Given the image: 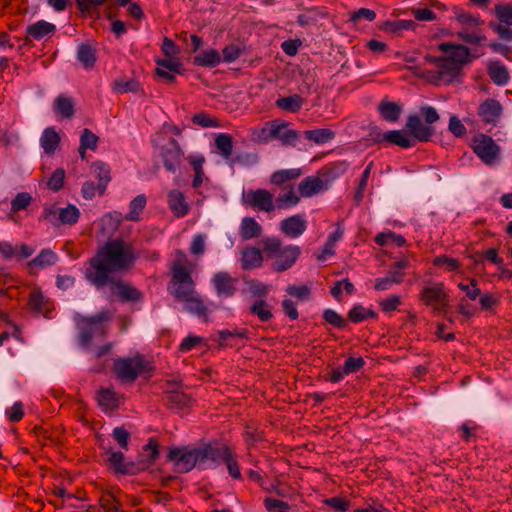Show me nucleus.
Masks as SVG:
<instances>
[{
    "label": "nucleus",
    "instance_id": "nucleus-1",
    "mask_svg": "<svg viewBox=\"0 0 512 512\" xmlns=\"http://www.w3.org/2000/svg\"><path fill=\"white\" fill-rule=\"evenodd\" d=\"M238 458L233 447L219 440L202 442L197 447H170L167 455V460L174 464L178 473H188L195 467L206 470L224 463L230 477L242 480Z\"/></svg>",
    "mask_w": 512,
    "mask_h": 512
},
{
    "label": "nucleus",
    "instance_id": "nucleus-2",
    "mask_svg": "<svg viewBox=\"0 0 512 512\" xmlns=\"http://www.w3.org/2000/svg\"><path fill=\"white\" fill-rule=\"evenodd\" d=\"M139 258L132 243L121 238L109 239L91 257L84 271L85 279L97 290L107 287L114 273L130 271Z\"/></svg>",
    "mask_w": 512,
    "mask_h": 512
},
{
    "label": "nucleus",
    "instance_id": "nucleus-3",
    "mask_svg": "<svg viewBox=\"0 0 512 512\" xmlns=\"http://www.w3.org/2000/svg\"><path fill=\"white\" fill-rule=\"evenodd\" d=\"M439 120L440 115L436 108L423 105L419 108V114H411L407 117L405 129L379 134L375 141H387L404 149L411 148L416 141L429 142L436 133L434 124Z\"/></svg>",
    "mask_w": 512,
    "mask_h": 512
},
{
    "label": "nucleus",
    "instance_id": "nucleus-4",
    "mask_svg": "<svg viewBox=\"0 0 512 512\" xmlns=\"http://www.w3.org/2000/svg\"><path fill=\"white\" fill-rule=\"evenodd\" d=\"M176 253L180 258L175 260L170 267L171 279L167 290L175 299L182 301L196 294V284L192 278L191 270L185 265L186 254L182 250H177Z\"/></svg>",
    "mask_w": 512,
    "mask_h": 512
},
{
    "label": "nucleus",
    "instance_id": "nucleus-5",
    "mask_svg": "<svg viewBox=\"0 0 512 512\" xmlns=\"http://www.w3.org/2000/svg\"><path fill=\"white\" fill-rule=\"evenodd\" d=\"M262 250L266 257L273 259L272 269L275 272H284L290 269L301 255V248L297 245H283L277 237H265L261 241Z\"/></svg>",
    "mask_w": 512,
    "mask_h": 512
},
{
    "label": "nucleus",
    "instance_id": "nucleus-6",
    "mask_svg": "<svg viewBox=\"0 0 512 512\" xmlns=\"http://www.w3.org/2000/svg\"><path fill=\"white\" fill-rule=\"evenodd\" d=\"M112 314L109 310H101L92 316H75L76 324L79 328L78 339L82 346H89L93 340L95 333L105 335L106 328L102 325L103 322L109 321Z\"/></svg>",
    "mask_w": 512,
    "mask_h": 512
},
{
    "label": "nucleus",
    "instance_id": "nucleus-7",
    "mask_svg": "<svg viewBox=\"0 0 512 512\" xmlns=\"http://www.w3.org/2000/svg\"><path fill=\"white\" fill-rule=\"evenodd\" d=\"M152 368L143 355L117 358L113 362L112 371L123 383H133L141 373L149 372Z\"/></svg>",
    "mask_w": 512,
    "mask_h": 512
},
{
    "label": "nucleus",
    "instance_id": "nucleus-8",
    "mask_svg": "<svg viewBox=\"0 0 512 512\" xmlns=\"http://www.w3.org/2000/svg\"><path fill=\"white\" fill-rule=\"evenodd\" d=\"M79 218L80 210L74 204H68L64 208H59L56 204H48L44 206L39 221L50 222L53 226H72L78 222Z\"/></svg>",
    "mask_w": 512,
    "mask_h": 512
},
{
    "label": "nucleus",
    "instance_id": "nucleus-9",
    "mask_svg": "<svg viewBox=\"0 0 512 512\" xmlns=\"http://www.w3.org/2000/svg\"><path fill=\"white\" fill-rule=\"evenodd\" d=\"M497 21H490L488 27L504 42H512V4L499 3L494 6Z\"/></svg>",
    "mask_w": 512,
    "mask_h": 512
},
{
    "label": "nucleus",
    "instance_id": "nucleus-10",
    "mask_svg": "<svg viewBox=\"0 0 512 512\" xmlns=\"http://www.w3.org/2000/svg\"><path fill=\"white\" fill-rule=\"evenodd\" d=\"M108 455L107 462L115 475H138L146 471L143 462L138 457L137 461H124V454L120 451H113L111 448L106 450Z\"/></svg>",
    "mask_w": 512,
    "mask_h": 512
},
{
    "label": "nucleus",
    "instance_id": "nucleus-11",
    "mask_svg": "<svg viewBox=\"0 0 512 512\" xmlns=\"http://www.w3.org/2000/svg\"><path fill=\"white\" fill-rule=\"evenodd\" d=\"M241 201L246 207L258 211L270 213L275 210L274 196L266 189L243 191Z\"/></svg>",
    "mask_w": 512,
    "mask_h": 512
},
{
    "label": "nucleus",
    "instance_id": "nucleus-12",
    "mask_svg": "<svg viewBox=\"0 0 512 512\" xmlns=\"http://www.w3.org/2000/svg\"><path fill=\"white\" fill-rule=\"evenodd\" d=\"M473 152L487 165L493 164L500 154V147L492 137L486 134H479L472 140Z\"/></svg>",
    "mask_w": 512,
    "mask_h": 512
},
{
    "label": "nucleus",
    "instance_id": "nucleus-13",
    "mask_svg": "<svg viewBox=\"0 0 512 512\" xmlns=\"http://www.w3.org/2000/svg\"><path fill=\"white\" fill-rule=\"evenodd\" d=\"M107 286L121 302H140L143 299V293L140 290L121 278L108 279Z\"/></svg>",
    "mask_w": 512,
    "mask_h": 512
},
{
    "label": "nucleus",
    "instance_id": "nucleus-14",
    "mask_svg": "<svg viewBox=\"0 0 512 512\" xmlns=\"http://www.w3.org/2000/svg\"><path fill=\"white\" fill-rule=\"evenodd\" d=\"M160 156L165 169L174 174L182 162L184 152L178 141L174 138H170L167 144L160 148Z\"/></svg>",
    "mask_w": 512,
    "mask_h": 512
},
{
    "label": "nucleus",
    "instance_id": "nucleus-15",
    "mask_svg": "<svg viewBox=\"0 0 512 512\" xmlns=\"http://www.w3.org/2000/svg\"><path fill=\"white\" fill-rule=\"evenodd\" d=\"M181 382L180 381H166V390L164 391L162 400L165 405L169 408L183 409L188 407L191 398L188 394L180 391Z\"/></svg>",
    "mask_w": 512,
    "mask_h": 512
},
{
    "label": "nucleus",
    "instance_id": "nucleus-16",
    "mask_svg": "<svg viewBox=\"0 0 512 512\" xmlns=\"http://www.w3.org/2000/svg\"><path fill=\"white\" fill-rule=\"evenodd\" d=\"M447 291L444 283L433 282L423 287L419 294V300L426 306H436L439 302L447 300Z\"/></svg>",
    "mask_w": 512,
    "mask_h": 512
},
{
    "label": "nucleus",
    "instance_id": "nucleus-17",
    "mask_svg": "<svg viewBox=\"0 0 512 512\" xmlns=\"http://www.w3.org/2000/svg\"><path fill=\"white\" fill-rule=\"evenodd\" d=\"M218 337L219 349L241 347L244 344L240 342L249 339V331L246 328L225 329L218 331Z\"/></svg>",
    "mask_w": 512,
    "mask_h": 512
},
{
    "label": "nucleus",
    "instance_id": "nucleus-18",
    "mask_svg": "<svg viewBox=\"0 0 512 512\" xmlns=\"http://www.w3.org/2000/svg\"><path fill=\"white\" fill-rule=\"evenodd\" d=\"M212 283L218 296L229 298L237 291L238 279L228 272H218L213 276Z\"/></svg>",
    "mask_w": 512,
    "mask_h": 512
},
{
    "label": "nucleus",
    "instance_id": "nucleus-19",
    "mask_svg": "<svg viewBox=\"0 0 512 512\" xmlns=\"http://www.w3.org/2000/svg\"><path fill=\"white\" fill-rule=\"evenodd\" d=\"M438 50L448 54L446 57L453 59L462 68L464 64L471 61L470 50L467 46L451 42L440 43Z\"/></svg>",
    "mask_w": 512,
    "mask_h": 512
},
{
    "label": "nucleus",
    "instance_id": "nucleus-20",
    "mask_svg": "<svg viewBox=\"0 0 512 512\" xmlns=\"http://www.w3.org/2000/svg\"><path fill=\"white\" fill-rule=\"evenodd\" d=\"M56 31V26L45 20H39L26 28L24 41L26 44L31 43L32 40H42L50 38Z\"/></svg>",
    "mask_w": 512,
    "mask_h": 512
},
{
    "label": "nucleus",
    "instance_id": "nucleus-21",
    "mask_svg": "<svg viewBox=\"0 0 512 512\" xmlns=\"http://www.w3.org/2000/svg\"><path fill=\"white\" fill-rule=\"evenodd\" d=\"M307 229V221L302 215H293L280 222L281 232L289 238L301 236Z\"/></svg>",
    "mask_w": 512,
    "mask_h": 512
},
{
    "label": "nucleus",
    "instance_id": "nucleus-22",
    "mask_svg": "<svg viewBox=\"0 0 512 512\" xmlns=\"http://www.w3.org/2000/svg\"><path fill=\"white\" fill-rule=\"evenodd\" d=\"M502 114L500 102L493 98H488L478 107V116L486 124H496Z\"/></svg>",
    "mask_w": 512,
    "mask_h": 512
},
{
    "label": "nucleus",
    "instance_id": "nucleus-23",
    "mask_svg": "<svg viewBox=\"0 0 512 512\" xmlns=\"http://www.w3.org/2000/svg\"><path fill=\"white\" fill-rule=\"evenodd\" d=\"M120 394L115 392L112 388L101 387L96 392V401L104 412H113L120 406Z\"/></svg>",
    "mask_w": 512,
    "mask_h": 512
},
{
    "label": "nucleus",
    "instance_id": "nucleus-24",
    "mask_svg": "<svg viewBox=\"0 0 512 512\" xmlns=\"http://www.w3.org/2000/svg\"><path fill=\"white\" fill-rule=\"evenodd\" d=\"M28 306L33 312L42 314L45 317L48 316L52 309V303L39 288H35L30 292Z\"/></svg>",
    "mask_w": 512,
    "mask_h": 512
},
{
    "label": "nucleus",
    "instance_id": "nucleus-25",
    "mask_svg": "<svg viewBox=\"0 0 512 512\" xmlns=\"http://www.w3.org/2000/svg\"><path fill=\"white\" fill-rule=\"evenodd\" d=\"M167 203L172 214L177 218H182L189 212V205L185 200L184 194L177 189L169 191Z\"/></svg>",
    "mask_w": 512,
    "mask_h": 512
},
{
    "label": "nucleus",
    "instance_id": "nucleus-26",
    "mask_svg": "<svg viewBox=\"0 0 512 512\" xmlns=\"http://www.w3.org/2000/svg\"><path fill=\"white\" fill-rule=\"evenodd\" d=\"M349 167V163L346 161H334L324 165L318 174L324 180L325 185L334 181L343 175Z\"/></svg>",
    "mask_w": 512,
    "mask_h": 512
},
{
    "label": "nucleus",
    "instance_id": "nucleus-27",
    "mask_svg": "<svg viewBox=\"0 0 512 512\" xmlns=\"http://www.w3.org/2000/svg\"><path fill=\"white\" fill-rule=\"evenodd\" d=\"M324 189H327V185H325L324 180L318 176H308L298 185V190L303 197H312Z\"/></svg>",
    "mask_w": 512,
    "mask_h": 512
},
{
    "label": "nucleus",
    "instance_id": "nucleus-28",
    "mask_svg": "<svg viewBox=\"0 0 512 512\" xmlns=\"http://www.w3.org/2000/svg\"><path fill=\"white\" fill-rule=\"evenodd\" d=\"M380 116L387 122H397L402 112V106L396 102L389 101L387 98L382 99L377 107Z\"/></svg>",
    "mask_w": 512,
    "mask_h": 512
},
{
    "label": "nucleus",
    "instance_id": "nucleus-29",
    "mask_svg": "<svg viewBox=\"0 0 512 512\" xmlns=\"http://www.w3.org/2000/svg\"><path fill=\"white\" fill-rule=\"evenodd\" d=\"M263 263L262 251L255 247H246L242 251L241 267L243 270L259 268Z\"/></svg>",
    "mask_w": 512,
    "mask_h": 512
},
{
    "label": "nucleus",
    "instance_id": "nucleus-30",
    "mask_svg": "<svg viewBox=\"0 0 512 512\" xmlns=\"http://www.w3.org/2000/svg\"><path fill=\"white\" fill-rule=\"evenodd\" d=\"M92 169L98 179L97 189L99 195H103L106 191L107 185L111 180L110 166L102 161H95L92 164Z\"/></svg>",
    "mask_w": 512,
    "mask_h": 512
},
{
    "label": "nucleus",
    "instance_id": "nucleus-31",
    "mask_svg": "<svg viewBox=\"0 0 512 512\" xmlns=\"http://www.w3.org/2000/svg\"><path fill=\"white\" fill-rule=\"evenodd\" d=\"M160 456L159 442L156 438L152 437L148 440L147 444L143 446V453L139 455L140 460L143 462L147 470L153 465Z\"/></svg>",
    "mask_w": 512,
    "mask_h": 512
},
{
    "label": "nucleus",
    "instance_id": "nucleus-32",
    "mask_svg": "<svg viewBox=\"0 0 512 512\" xmlns=\"http://www.w3.org/2000/svg\"><path fill=\"white\" fill-rule=\"evenodd\" d=\"M487 73L492 82L498 86H505L510 80L507 67L499 62H491L488 65Z\"/></svg>",
    "mask_w": 512,
    "mask_h": 512
},
{
    "label": "nucleus",
    "instance_id": "nucleus-33",
    "mask_svg": "<svg viewBox=\"0 0 512 512\" xmlns=\"http://www.w3.org/2000/svg\"><path fill=\"white\" fill-rule=\"evenodd\" d=\"M182 302L185 303V309L189 313L202 318L204 322H208V309L199 296L194 294L186 299H183Z\"/></svg>",
    "mask_w": 512,
    "mask_h": 512
},
{
    "label": "nucleus",
    "instance_id": "nucleus-34",
    "mask_svg": "<svg viewBox=\"0 0 512 512\" xmlns=\"http://www.w3.org/2000/svg\"><path fill=\"white\" fill-rule=\"evenodd\" d=\"M221 62V55L216 49L204 50L193 59V63L200 67L214 68Z\"/></svg>",
    "mask_w": 512,
    "mask_h": 512
},
{
    "label": "nucleus",
    "instance_id": "nucleus-35",
    "mask_svg": "<svg viewBox=\"0 0 512 512\" xmlns=\"http://www.w3.org/2000/svg\"><path fill=\"white\" fill-rule=\"evenodd\" d=\"M262 233L261 225L252 217H244L240 225V236L243 240L259 237Z\"/></svg>",
    "mask_w": 512,
    "mask_h": 512
},
{
    "label": "nucleus",
    "instance_id": "nucleus-36",
    "mask_svg": "<svg viewBox=\"0 0 512 512\" xmlns=\"http://www.w3.org/2000/svg\"><path fill=\"white\" fill-rule=\"evenodd\" d=\"M58 261L57 254L49 248L42 249L40 253L28 262L29 268H46L54 265Z\"/></svg>",
    "mask_w": 512,
    "mask_h": 512
},
{
    "label": "nucleus",
    "instance_id": "nucleus-37",
    "mask_svg": "<svg viewBox=\"0 0 512 512\" xmlns=\"http://www.w3.org/2000/svg\"><path fill=\"white\" fill-rule=\"evenodd\" d=\"M271 305L265 299H257L249 307V313L256 316L261 322H268L273 318Z\"/></svg>",
    "mask_w": 512,
    "mask_h": 512
},
{
    "label": "nucleus",
    "instance_id": "nucleus-38",
    "mask_svg": "<svg viewBox=\"0 0 512 512\" xmlns=\"http://www.w3.org/2000/svg\"><path fill=\"white\" fill-rule=\"evenodd\" d=\"M369 318L377 319L378 314L371 308H365L361 304L354 305L347 314V320L352 323H360Z\"/></svg>",
    "mask_w": 512,
    "mask_h": 512
},
{
    "label": "nucleus",
    "instance_id": "nucleus-39",
    "mask_svg": "<svg viewBox=\"0 0 512 512\" xmlns=\"http://www.w3.org/2000/svg\"><path fill=\"white\" fill-rule=\"evenodd\" d=\"M77 59L84 68L91 69L97 60L96 50L90 44L81 43L77 49Z\"/></svg>",
    "mask_w": 512,
    "mask_h": 512
},
{
    "label": "nucleus",
    "instance_id": "nucleus-40",
    "mask_svg": "<svg viewBox=\"0 0 512 512\" xmlns=\"http://www.w3.org/2000/svg\"><path fill=\"white\" fill-rule=\"evenodd\" d=\"M40 143L45 153L53 154L59 146L60 137L54 128L48 127L43 131Z\"/></svg>",
    "mask_w": 512,
    "mask_h": 512
},
{
    "label": "nucleus",
    "instance_id": "nucleus-41",
    "mask_svg": "<svg viewBox=\"0 0 512 512\" xmlns=\"http://www.w3.org/2000/svg\"><path fill=\"white\" fill-rule=\"evenodd\" d=\"M461 70L462 68L460 65L456 64L453 59L443 57V60H440V65L438 67V78H448V80H453L460 74Z\"/></svg>",
    "mask_w": 512,
    "mask_h": 512
},
{
    "label": "nucleus",
    "instance_id": "nucleus-42",
    "mask_svg": "<svg viewBox=\"0 0 512 512\" xmlns=\"http://www.w3.org/2000/svg\"><path fill=\"white\" fill-rule=\"evenodd\" d=\"M416 26L413 20H386L380 25V29L384 32L399 35L401 31L411 30Z\"/></svg>",
    "mask_w": 512,
    "mask_h": 512
},
{
    "label": "nucleus",
    "instance_id": "nucleus-43",
    "mask_svg": "<svg viewBox=\"0 0 512 512\" xmlns=\"http://www.w3.org/2000/svg\"><path fill=\"white\" fill-rule=\"evenodd\" d=\"M304 137L309 141L322 145L333 140L335 138V132L330 128L306 130Z\"/></svg>",
    "mask_w": 512,
    "mask_h": 512
},
{
    "label": "nucleus",
    "instance_id": "nucleus-44",
    "mask_svg": "<svg viewBox=\"0 0 512 512\" xmlns=\"http://www.w3.org/2000/svg\"><path fill=\"white\" fill-rule=\"evenodd\" d=\"M304 99L299 94H293L287 97H281L276 100V106L279 109L291 113H297L301 110Z\"/></svg>",
    "mask_w": 512,
    "mask_h": 512
},
{
    "label": "nucleus",
    "instance_id": "nucleus-45",
    "mask_svg": "<svg viewBox=\"0 0 512 512\" xmlns=\"http://www.w3.org/2000/svg\"><path fill=\"white\" fill-rule=\"evenodd\" d=\"M54 111L61 117L70 119L75 113L74 102L69 97L59 95L54 101Z\"/></svg>",
    "mask_w": 512,
    "mask_h": 512
},
{
    "label": "nucleus",
    "instance_id": "nucleus-46",
    "mask_svg": "<svg viewBox=\"0 0 512 512\" xmlns=\"http://www.w3.org/2000/svg\"><path fill=\"white\" fill-rule=\"evenodd\" d=\"M301 174L302 170L300 168L278 170L271 175L270 182L281 186L288 181L297 179Z\"/></svg>",
    "mask_w": 512,
    "mask_h": 512
},
{
    "label": "nucleus",
    "instance_id": "nucleus-47",
    "mask_svg": "<svg viewBox=\"0 0 512 512\" xmlns=\"http://www.w3.org/2000/svg\"><path fill=\"white\" fill-rule=\"evenodd\" d=\"M146 196L144 194L137 195L129 204V213L125 215V219L129 221H140L141 213L146 206Z\"/></svg>",
    "mask_w": 512,
    "mask_h": 512
},
{
    "label": "nucleus",
    "instance_id": "nucleus-48",
    "mask_svg": "<svg viewBox=\"0 0 512 512\" xmlns=\"http://www.w3.org/2000/svg\"><path fill=\"white\" fill-rule=\"evenodd\" d=\"M300 201V197L297 196L294 192L293 187L291 186L289 191L280 193L275 199V209L279 210L288 209L296 206Z\"/></svg>",
    "mask_w": 512,
    "mask_h": 512
},
{
    "label": "nucleus",
    "instance_id": "nucleus-49",
    "mask_svg": "<svg viewBox=\"0 0 512 512\" xmlns=\"http://www.w3.org/2000/svg\"><path fill=\"white\" fill-rule=\"evenodd\" d=\"M98 136L94 134L90 129L85 128L83 129L81 136H80V146H79V153L82 158L85 156V152L87 149L90 150H96L97 143H98Z\"/></svg>",
    "mask_w": 512,
    "mask_h": 512
},
{
    "label": "nucleus",
    "instance_id": "nucleus-50",
    "mask_svg": "<svg viewBox=\"0 0 512 512\" xmlns=\"http://www.w3.org/2000/svg\"><path fill=\"white\" fill-rule=\"evenodd\" d=\"M189 162L193 167L194 170V178L192 181V187L193 188H199L203 183L204 178V170H203V164L205 163L204 156H190Z\"/></svg>",
    "mask_w": 512,
    "mask_h": 512
},
{
    "label": "nucleus",
    "instance_id": "nucleus-51",
    "mask_svg": "<svg viewBox=\"0 0 512 512\" xmlns=\"http://www.w3.org/2000/svg\"><path fill=\"white\" fill-rule=\"evenodd\" d=\"M215 146L224 158H229L233 152L232 136L227 133H220L215 139Z\"/></svg>",
    "mask_w": 512,
    "mask_h": 512
},
{
    "label": "nucleus",
    "instance_id": "nucleus-52",
    "mask_svg": "<svg viewBox=\"0 0 512 512\" xmlns=\"http://www.w3.org/2000/svg\"><path fill=\"white\" fill-rule=\"evenodd\" d=\"M432 264L439 268H444L450 272H457L461 269L462 264L456 258L447 255L437 256L433 259Z\"/></svg>",
    "mask_w": 512,
    "mask_h": 512
},
{
    "label": "nucleus",
    "instance_id": "nucleus-53",
    "mask_svg": "<svg viewBox=\"0 0 512 512\" xmlns=\"http://www.w3.org/2000/svg\"><path fill=\"white\" fill-rule=\"evenodd\" d=\"M99 503L105 512H120L121 501L113 492L103 494Z\"/></svg>",
    "mask_w": 512,
    "mask_h": 512
},
{
    "label": "nucleus",
    "instance_id": "nucleus-54",
    "mask_svg": "<svg viewBox=\"0 0 512 512\" xmlns=\"http://www.w3.org/2000/svg\"><path fill=\"white\" fill-rule=\"evenodd\" d=\"M325 322L337 329H345L348 326L346 319L333 309H325L322 313Z\"/></svg>",
    "mask_w": 512,
    "mask_h": 512
},
{
    "label": "nucleus",
    "instance_id": "nucleus-55",
    "mask_svg": "<svg viewBox=\"0 0 512 512\" xmlns=\"http://www.w3.org/2000/svg\"><path fill=\"white\" fill-rule=\"evenodd\" d=\"M372 167H373V162H370L366 166V168L364 169V171H363V173L361 175V178L359 180L357 189H356L355 194H354V200H355L357 205L360 204L361 201L363 200L364 191H365V189L367 187V183H368V179H369L370 174H371Z\"/></svg>",
    "mask_w": 512,
    "mask_h": 512
},
{
    "label": "nucleus",
    "instance_id": "nucleus-56",
    "mask_svg": "<svg viewBox=\"0 0 512 512\" xmlns=\"http://www.w3.org/2000/svg\"><path fill=\"white\" fill-rule=\"evenodd\" d=\"M65 170L63 168H57L53 171L51 176L48 178L47 187L53 192L60 191L64 186Z\"/></svg>",
    "mask_w": 512,
    "mask_h": 512
},
{
    "label": "nucleus",
    "instance_id": "nucleus-57",
    "mask_svg": "<svg viewBox=\"0 0 512 512\" xmlns=\"http://www.w3.org/2000/svg\"><path fill=\"white\" fill-rule=\"evenodd\" d=\"M192 123L203 128H215L219 127V120L215 117H212L208 113L201 112L193 115Z\"/></svg>",
    "mask_w": 512,
    "mask_h": 512
},
{
    "label": "nucleus",
    "instance_id": "nucleus-58",
    "mask_svg": "<svg viewBox=\"0 0 512 512\" xmlns=\"http://www.w3.org/2000/svg\"><path fill=\"white\" fill-rule=\"evenodd\" d=\"M455 19L463 24L468 26H479L483 24V21L478 15H474L471 13H468L462 9H458L455 12Z\"/></svg>",
    "mask_w": 512,
    "mask_h": 512
},
{
    "label": "nucleus",
    "instance_id": "nucleus-59",
    "mask_svg": "<svg viewBox=\"0 0 512 512\" xmlns=\"http://www.w3.org/2000/svg\"><path fill=\"white\" fill-rule=\"evenodd\" d=\"M32 201V196L27 192L18 193L11 201V211L19 212L26 209Z\"/></svg>",
    "mask_w": 512,
    "mask_h": 512
},
{
    "label": "nucleus",
    "instance_id": "nucleus-60",
    "mask_svg": "<svg viewBox=\"0 0 512 512\" xmlns=\"http://www.w3.org/2000/svg\"><path fill=\"white\" fill-rule=\"evenodd\" d=\"M458 288L465 292L466 297L472 301L476 300L481 295V290L478 287V281L475 278L470 279L469 284L460 282Z\"/></svg>",
    "mask_w": 512,
    "mask_h": 512
},
{
    "label": "nucleus",
    "instance_id": "nucleus-61",
    "mask_svg": "<svg viewBox=\"0 0 512 512\" xmlns=\"http://www.w3.org/2000/svg\"><path fill=\"white\" fill-rule=\"evenodd\" d=\"M155 62L157 64V68L177 74H183V64L179 60L157 59Z\"/></svg>",
    "mask_w": 512,
    "mask_h": 512
},
{
    "label": "nucleus",
    "instance_id": "nucleus-62",
    "mask_svg": "<svg viewBox=\"0 0 512 512\" xmlns=\"http://www.w3.org/2000/svg\"><path fill=\"white\" fill-rule=\"evenodd\" d=\"M205 342V339L196 335H188L180 343L178 350L182 353H186L197 347L198 345Z\"/></svg>",
    "mask_w": 512,
    "mask_h": 512
},
{
    "label": "nucleus",
    "instance_id": "nucleus-63",
    "mask_svg": "<svg viewBox=\"0 0 512 512\" xmlns=\"http://www.w3.org/2000/svg\"><path fill=\"white\" fill-rule=\"evenodd\" d=\"M365 365L362 357H348L343 365L344 373L347 375L358 372Z\"/></svg>",
    "mask_w": 512,
    "mask_h": 512
},
{
    "label": "nucleus",
    "instance_id": "nucleus-64",
    "mask_svg": "<svg viewBox=\"0 0 512 512\" xmlns=\"http://www.w3.org/2000/svg\"><path fill=\"white\" fill-rule=\"evenodd\" d=\"M250 293L254 297H259V299H263L268 294V287L264 283L259 280L253 279L246 282Z\"/></svg>",
    "mask_w": 512,
    "mask_h": 512
}]
</instances>
